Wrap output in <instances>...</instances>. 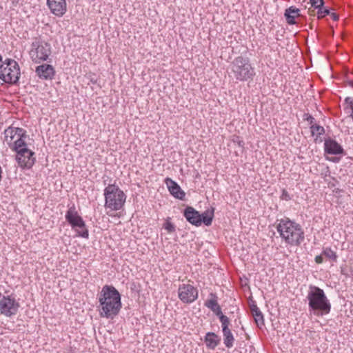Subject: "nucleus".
<instances>
[{"mask_svg":"<svg viewBox=\"0 0 353 353\" xmlns=\"http://www.w3.org/2000/svg\"><path fill=\"white\" fill-rule=\"evenodd\" d=\"M99 313L101 317L113 319L121 308V295L112 285H105L103 287L99 297Z\"/></svg>","mask_w":353,"mask_h":353,"instance_id":"1","label":"nucleus"},{"mask_svg":"<svg viewBox=\"0 0 353 353\" xmlns=\"http://www.w3.org/2000/svg\"><path fill=\"white\" fill-rule=\"evenodd\" d=\"M276 230L285 243L290 246H299L305 239L301 225L288 218L279 221Z\"/></svg>","mask_w":353,"mask_h":353,"instance_id":"2","label":"nucleus"},{"mask_svg":"<svg viewBox=\"0 0 353 353\" xmlns=\"http://www.w3.org/2000/svg\"><path fill=\"white\" fill-rule=\"evenodd\" d=\"M308 306L316 316H323L330 313L331 304L324 291L315 285H310L307 295Z\"/></svg>","mask_w":353,"mask_h":353,"instance_id":"3","label":"nucleus"},{"mask_svg":"<svg viewBox=\"0 0 353 353\" xmlns=\"http://www.w3.org/2000/svg\"><path fill=\"white\" fill-rule=\"evenodd\" d=\"M105 197L104 207L110 211H117L123 207L126 195L116 184H109L103 193Z\"/></svg>","mask_w":353,"mask_h":353,"instance_id":"4","label":"nucleus"},{"mask_svg":"<svg viewBox=\"0 0 353 353\" xmlns=\"http://www.w3.org/2000/svg\"><path fill=\"white\" fill-rule=\"evenodd\" d=\"M232 72L234 78L240 81L252 79L255 75L250 60L247 57L239 56L236 57L231 63Z\"/></svg>","mask_w":353,"mask_h":353,"instance_id":"5","label":"nucleus"},{"mask_svg":"<svg viewBox=\"0 0 353 353\" xmlns=\"http://www.w3.org/2000/svg\"><path fill=\"white\" fill-rule=\"evenodd\" d=\"M26 131L21 128L9 126L4 131V141L12 150L26 146Z\"/></svg>","mask_w":353,"mask_h":353,"instance_id":"6","label":"nucleus"},{"mask_svg":"<svg viewBox=\"0 0 353 353\" xmlns=\"http://www.w3.org/2000/svg\"><path fill=\"white\" fill-rule=\"evenodd\" d=\"M20 77V68L14 59H7L0 65V79L5 83L17 84Z\"/></svg>","mask_w":353,"mask_h":353,"instance_id":"7","label":"nucleus"},{"mask_svg":"<svg viewBox=\"0 0 353 353\" xmlns=\"http://www.w3.org/2000/svg\"><path fill=\"white\" fill-rule=\"evenodd\" d=\"M65 217L72 228L77 232V236L88 239V230L85 225V221L77 211L74 205L69 207Z\"/></svg>","mask_w":353,"mask_h":353,"instance_id":"8","label":"nucleus"},{"mask_svg":"<svg viewBox=\"0 0 353 353\" xmlns=\"http://www.w3.org/2000/svg\"><path fill=\"white\" fill-rule=\"evenodd\" d=\"M51 53L50 45L44 41L39 39L32 43V49L30 54L34 63H40L41 61H46Z\"/></svg>","mask_w":353,"mask_h":353,"instance_id":"9","label":"nucleus"},{"mask_svg":"<svg viewBox=\"0 0 353 353\" xmlns=\"http://www.w3.org/2000/svg\"><path fill=\"white\" fill-rule=\"evenodd\" d=\"M16 152V160L21 168H30L35 162L34 152L27 148V143L25 147H20Z\"/></svg>","mask_w":353,"mask_h":353,"instance_id":"10","label":"nucleus"},{"mask_svg":"<svg viewBox=\"0 0 353 353\" xmlns=\"http://www.w3.org/2000/svg\"><path fill=\"white\" fill-rule=\"evenodd\" d=\"M178 297L183 303H192L198 298V290L190 283H182L178 288Z\"/></svg>","mask_w":353,"mask_h":353,"instance_id":"11","label":"nucleus"},{"mask_svg":"<svg viewBox=\"0 0 353 353\" xmlns=\"http://www.w3.org/2000/svg\"><path fill=\"white\" fill-rule=\"evenodd\" d=\"M19 307V303L11 296H3L0 300V312L7 317L15 315Z\"/></svg>","mask_w":353,"mask_h":353,"instance_id":"12","label":"nucleus"},{"mask_svg":"<svg viewBox=\"0 0 353 353\" xmlns=\"http://www.w3.org/2000/svg\"><path fill=\"white\" fill-rule=\"evenodd\" d=\"M221 327L223 336V343L226 347L231 348L234 345V338L229 326L230 321L229 318H221Z\"/></svg>","mask_w":353,"mask_h":353,"instance_id":"13","label":"nucleus"},{"mask_svg":"<svg viewBox=\"0 0 353 353\" xmlns=\"http://www.w3.org/2000/svg\"><path fill=\"white\" fill-rule=\"evenodd\" d=\"M47 4L52 14L62 17L67 10L65 0H47Z\"/></svg>","mask_w":353,"mask_h":353,"instance_id":"14","label":"nucleus"},{"mask_svg":"<svg viewBox=\"0 0 353 353\" xmlns=\"http://www.w3.org/2000/svg\"><path fill=\"white\" fill-rule=\"evenodd\" d=\"M184 216L191 224L199 226L202 223L201 214L192 207H187L184 210Z\"/></svg>","mask_w":353,"mask_h":353,"instance_id":"15","label":"nucleus"},{"mask_svg":"<svg viewBox=\"0 0 353 353\" xmlns=\"http://www.w3.org/2000/svg\"><path fill=\"white\" fill-rule=\"evenodd\" d=\"M35 72L39 77L43 79H52L55 74L54 68L49 64H42L37 66Z\"/></svg>","mask_w":353,"mask_h":353,"instance_id":"16","label":"nucleus"},{"mask_svg":"<svg viewBox=\"0 0 353 353\" xmlns=\"http://www.w3.org/2000/svg\"><path fill=\"white\" fill-rule=\"evenodd\" d=\"M212 298L205 301V305L210 309L219 319L220 321H221V318H228L227 316L223 314L221 308L217 302V297L215 294H210Z\"/></svg>","mask_w":353,"mask_h":353,"instance_id":"17","label":"nucleus"},{"mask_svg":"<svg viewBox=\"0 0 353 353\" xmlns=\"http://www.w3.org/2000/svg\"><path fill=\"white\" fill-rule=\"evenodd\" d=\"M165 183L168 185L170 194L175 198L183 200L185 197V192L181 189L180 186L171 179L167 178Z\"/></svg>","mask_w":353,"mask_h":353,"instance_id":"18","label":"nucleus"},{"mask_svg":"<svg viewBox=\"0 0 353 353\" xmlns=\"http://www.w3.org/2000/svg\"><path fill=\"white\" fill-rule=\"evenodd\" d=\"M324 145L325 152L330 154H340L343 152L341 145L331 139H325Z\"/></svg>","mask_w":353,"mask_h":353,"instance_id":"19","label":"nucleus"},{"mask_svg":"<svg viewBox=\"0 0 353 353\" xmlns=\"http://www.w3.org/2000/svg\"><path fill=\"white\" fill-rule=\"evenodd\" d=\"M300 10L294 6H290L285 10L284 17L289 25L296 23L295 18L299 16Z\"/></svg>","mask_w":353,"mask_h":353,"instance_id":"20","label":"nucleus"},{"mask_svg":"<svg viewBox=\"0 0 353 353\" xmlns=\"http://www.w3.org/2000/svg\"><path fill=\"white\" fill-rule=\"evenodd\" d=\"M205 343L209 349L214 350L219 344L220 338L214 332H208L205 336Z\"/></svg>","mask_w":353,"mask_h":353,"instance_id":"21","label":"nucleus"},{"mask_svg":"<svg viewBox=\"0 0 353 353\" xmlns=\"http://www.w3.org/2000/svg\"><path fill=\"white\" fill-rule=\"evenodd\" d=\"M252 314L254 316V321L258 326L264 325L263 315L257 307L256 305H254L251 307Z\"/></svg>","mask_w":353,"mask_h":353,"instance_id":"22","label":"nucleus"},{"mask_svg":"<svg viewBox=\"0 0 353 353\" xmlns=\"http://www.w3.org/2000/svg\"><path fill=\"white\" fill-rule=\"evenodd\" d=\"M213 217L214 209H212L211 210H205L201 214V219L202 220V223H203L207 226L212 224Z\"/></svg>","mask_w":353,"mask_h":353,"instance_id":"23","label":"nucleus"},{"mask_svg":"<svg viewBox=\"0 0 353 353\" xmlns=\"http://www.w3.org/2000/svg\"><path fill=\"white\" fill-rule=\"evenodd\" d=\"M322 255L331 262L336 263L337 261L338 256L336 252L333 251L330 247L323 248Z\"/></svg>","mask_w":353,"mask_h":353,"instance_id":"24","label":"nucleus"},{"mask_svg":"<svg viewBox=\"0 0 353 353\" xmlns=\"http://www.w3.org/2000/svg\"><path fill=\"white\" fill-rule=\"evenodd\" d=\"M310 130L312 136L316 135V137H319L325 133L324 128L317 124H312Z\"/></svg>","mask_w":353,"mask_h":353,"instance_id":"25","label":"nucleus"},{"mask_svg":"<svg viewBox=\"0 0 353 353\" xmlns=\"http://www.w3.org/2000/svg\"><path fill=\"white\" fill-rule=\"evenodd\" d=\"M309 3L314 9L319 10V12H321V8L324 6L325 1L324 0H310Z\"/></svg>","mask_w":353,"mask_h":353,"instance_id":"26","label":"nucleus"},{"mask_svg":"<svg viewBox=\"0 0 353 353\" xmlns=\"http://www.w3.org/2000/svg\"><path fill=\"white\" fill-rule=\"evenodd\" d=\"M163 228L167 230L168 233H172L175 231L174 225L170 221V218H168L163 224Z\"/></svg>","mask_w":353,"mask_h":353,"instance_id":"27","label":"nucleus"},{"mask_svg":"<svg viewBox=\"0 0 353 353\" xmlns=\"http://www.w3.org/2000/svg\"><path fill=\"white\" fill-rule=\"evenodd\" d=\"M344 110H353V98L346 97L344 101Z\"/></svg>","mask_w":353,"mask_h":353,"instance_id":"28","label":"nucleus"},{"mask_svg":"<svg viewBox=\"0 0 353 353\" xmlns=\"http://www.w3.org/2000/svg\"><path fill=\"white\" fill-rule=\"evenodd\" d=\"M303 118L305 120H306L309 122L310 126L312 125V124H316L314 118L313 117H312L310 114H309L308 113H305L303 115Z\"/></svg>","mask_w":353,"mask_h":353,"instance_id":"29","label":"nucleus"},{"mask_svg":"<svg viewBox=\"0 0 353 353\" xmlns=\"http://www.w3.org/2000/svg\"><path fill=\"white\" fill-rule=\"evenodd\" d=\"M323 255L320 254V255H318V256H316L315 259H314V261L315 262L317 263V264H321L323 262Z\"/></svg>","mask_w":353,"mask_h":353,"instance_id":"30","label":"nucleus"},{"mask_svg":"<svg viewBox=\"0 0 353 353\" xmlns=\"http://www.w3.org/2000/svg\"><path fill=\"white\" fill-rule=\"evenodd\" d=\"M281 198L283 199L286 200V201L290 199V196H289L288 192L285 190H283Z\"/></svg>","mask_w":353,"mask_h":353,"instance_id":"31","label":"nucleus"},{"mask_svg":"<svg viewBox=\"0 0 353 353\" xmlns=\"http://www.w3.org/2000/svg\"><path fill=\"white\" fill-rule=\"evenodd\" d=\"M322 11L323 12V17L331 14L330 10L327 8H324V6L322 8Z\"/></svg>","mask_w":353,"mask_h":353,"instance_id":"32","label":"nucleus"},{"mask_svg":"<svg viewBox=\"0 0 353 353\" xmlns=\"http://www.w3.org/2000/svg\"><path fill=\"white\" fill-rule=\"evenodd\" d=\"M89 79H90V82H91L93 84H95L97 82V78L94 74L90 75Z\"/></svg>","mask_w":353,"mask_h":353,"instance_id":"33","label":"nucleus"},{"mask_svg":"<svg viewBox=\"0 0 353 353\" xmlns=\"http://www.w3.org/2000/svg\"><path fill=\"white\" fill-rule=\"evenodd\" d=\"M331 16V17L332 18V19L334 21H337L339 20V15L336 14V13H334V12H331V14H330Z\"/></svg>","mask_w":353,"mask_h":353,"instance_id":"34","label":"nucleus"},{"mask_svg":"<svg viewBox=\"0 0 353 353\" xmlns=\"http://www.w3.org/2000/svg\"><path fill=\"white\" fill-rule=\"evenodd\" d=\"M308 14L311 16H314V10L313 9H311V8H309L308 11H307Z\"/></svg>","mask_w":353,"mask_h":353,"instance_id":"35","label":"nucleus"},{"mask_svg":"<svg viewBox=\"0 0 353 353\" xmlns=\"http://www.w3.org/2000/svg\"><path fill=\"white\" fill-rule=\"evenodd\" d=\"M317 14H318L319 19H321L323 17V12L322 10H321V12H319V10H318Z\"/></svg>","mask_w":353,"mask_h":353,"instance_id":"36","label":"nucleus"},{"mask_svg":"<svg viewBox=\"0 0 353 353\" xmlns=\"http://www.w3.org/2000/svg\"><path fill=\"white\" fill-rule=\"evenodd\" d=\"M11 1H12V4H14V5L19 3V0H11Z\"/></svg>","mask_w":353,"mask_h":353,"instance_id":"37","label":"nucleus"},{"mask_svg":"<svg viewBox=\"0 0 353 353\" xmlns=\"http://www.w3.org/2000/svg\"><path fill=\"white\" fill-rule=\"evenodd\" d=\"M238 144L239 146H243V145H244L243 141H239Z\"/></svg>","mask_w":353,"mask_h":353,"instance_id":"38","label":"nucleus"},{"mask_svg":"<svg viewBox=\"0 0 353 353\" xmlns=\"http://www.w3.org/2000/svg\"><path fill=\"white\" fill-rule=\"evenodd\" d=\"M348 84H349L351 87H352V88H353V81H350L348 82Z\"/></svg>","mask_w":353,"mask_h":353,"instance_id":"39","label":"nucleus"},{"mask_svg":"<svg viewBox=\"0 0 353 353\" xmlns=\"http://www.w3.org/2000/svg\"><path fill=\"white\" fill-rule=\"evenodd\" d=\"M107 214L109 215V216H112V214H110L109 212H107Z\"/></svg>","mask_w":353,"mask_h":353,"instance_id":"40","label":"nucleus"},{"mask_svg":"<svg viewBox=\"0 0 353 353\" xmlns=\"http://www.w3.org/2000/svg\"><path fill=\"white\" fill-rule=\"evenodd\" d=\"M2 61V57L1 55L0 54V63Z\"/></svg>","mask_w":353,"mask_h":353,"instance_id":"41","label":"nucleus"},{"mask_svg":"<svg viewBox=\"0 0 353 353\" xmlns=\"http://www.w3.org/2000/svg\"><path fill=\"white\" fill-rule=\"evenodd\" d=\"M326 110L330 111V108H327V110Z\"/></svg>","mask_w":353,"mask_h":353,"instance_id":"42","label":"nucleus"}]
</instances>
